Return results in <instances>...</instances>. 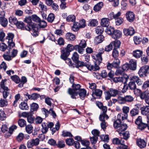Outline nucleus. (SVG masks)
<instances>
[{
    "mask_svg": "<svg viewBox=\"0 0 149 149\" xmlns=\"http://www.w3.org/2000/svg\"><path fill=\"white\" fill-rule=\"evenodd\" d=\"M18 28L23 30H26L27 31H30V28L27 26H25L24 23L22 22H19L16 25Z\"/></svg>",
    "mask_w": 149,
    "mask_h": 149,
    "instance_id": "obj_13",
    "label": "nucleus"
},
{
    "mask_svg": "<svg viewBox=\"0 0 149 149\" xmlns=\"http://www.w3.org/2000/svg\"><path fill=\"white\" fill-rule=\"evenodd\" d=\"M86 46V42L84 40H82L79 45H75V50L78 51L79 53L82 54L84 51V49Z\"/></svg>",
    "mask_w": 149,
    "mask_h": 149,
    "instance_id": "obj_3",
    "label": "nucleus"
},
{
    "mask_svg": "<svg viewBox=\"0 0 149 149\" xmlns=\"http://www.w3.org/2000/svg\"><path fill=\"white\" fill-rule=\"evenodd\" d=\"M10 84L9 81L6 79L2 80L0 84V86L1 88L3 90H6L8 89V87L6 86L7 85H9Z\"/></svg>",
    "mask_w": 149,
    "mask_h": 149,
    "instance_id": "obj_14",
    "label": "nucleus"
},
{
    "mask_svg": "<svg viewBox=\"0 0 149 149\" xmlns=\"http://www.w3.org/2000/svg\"><path fill=\"white\" fill-rule=\"evenodd\" d=\"M109 19L108 18H104L101 20V24L103 27H107L109 24Z\"/></svg>",
    "mask_w": 149,
    "mask_h": 149,
    "instance_id": "obj_19",
    "label": "nucleus"
},
{
    "mask_svg": "<svg viewBox=\"0 0 149 149\" xmlns=\"http://www.w3.org/2000/svg\"><path fill=\"white\" fill-rule=\"evenodd\" d=\"M97 63L95 64L94 65H91L90 64H88L87 65V68L89 70H92L94 71H96L100 69V67L97 65Z\"/></svg>",
    "mask_w": 149,
    "mask_h": 149,
    "instance_id": "obj_16",
    "label": "nucleus"
},
{
    "mask_svg": "<svg viewBox=\"0 0 149 149\" xmlns=\"http://www.w3.org/2000/svg\"><path fill=\"white\" fill-rule=\"evenodd\" d=\"M122 134L123 136V139L125 140H127L130 137V133L128 131H126L123 133H121L120 134Z\"/></svg>",
    "mask_w": 149,
    "mask_h": 149,
    "instance_id": "obj_60",
    "label": "nucleus"
},
{
    "mask_svg": "<svg viewBox=\"0 0 149 149\" xmlns=\"http://www.w3.org/2000/svg\"><path fill=\"white\" fill-rule=\"evenodd\" d=\"M79 55L76 52H74L73 53L72 58L73 61L75 63L79 60Z\"/></svg>",
    "mask_w": 149,
    "mask_h": 149,
    "instance_id": "obj_46",
    "label": "nucleus"
},
{
    "mask_svg": "<svg viewBox=\"0 0 149 149\" xmlns=\"http://www.w3.org/2000/svg\"><path fill=\"white\" fill-rule=\"evenodd\" d=\"M96 33L97 34H101L104 31V29L102 27H97L95 30Z\"/></svg>",
    "mask_w": 149,
    "mask_h": 149,
    "instance_id": "obj_63",
    "label": "nucleus"
},
{
    "mask_svg": "<svg viewBox=\"0 0 149 149\" xmlns=\"http://www.w3.org/2000/svg\"><path fill=\"white\" fill-rule=\"evenodd\" d=\"M38 25H36L31 28V29H32L33 31V33H31L32 35L35 36H38Z\"/></svg>",
    "mask_w": 149,
    "mask_h": 149,
    "instance_id": "obj_34",
    "label": "nucleus"
},
{
    "mask_svg": "<svg viewBox=\"0 0 149 149\" xmlns=\"http://www.w3.org/2000/svg\"><path fill=\"white\" fill-rule=\"evenodd\" d=\"M120 63V61L118 58L115 59L112 63L113 67L115 68H118L119 66Z\"/></svg>",
    "mask_w": 149,
    "mask_h": 149,
    "instance_id": "obj_58",
    "label": "nucleus"
},
{
    "mask_svg": "<svg viewBox=\"0 0 149 149\" xmlns=\"http://www.w3.org/2000/svg\"><path fill=\"white\" fill-rule=\"evenodd\" d=\"M135 108L132 109L130 111V113L132 116H135L138 114L139 110L141 107V105L137 104L135 105Z\"/></svg>",
    "mask_w": 149,
    "mask_h": 149,
    "instance_id": "obj_10",
    "label": "nucleus"
},
{
    "mask_svg": "<svg viewBox=\"0 0 149 149\" xmlns=\"http://www.w3.org/2000/svg\"><path fill=\"white\" fill-rule=\"evenodd\" d=\"M115 30L113 27H110L107 28L105 31L108 34L111 35L112 36Z\"/></svg>",
    "mask_w": 149,
    "mask_h": 149,
    "instance_id": "obj_39",
    "label": "nucleus"
},
{
    "mask_svg": "<svg viewBox=\"0 0 149 149\" xmlns=\"http://www.w3.org/2000/svg\"><path fill=\"white\" fill-rule=\"evenodd\" d=\"M118 102L120 104H122L126 103L125 99L124 97H119L118 98Z\"/></svg>",
    "mask_w": 149,
    "mask_h": 149,
    "instance_id": "obj_57",
    "label": "nucleus"
},
{
    "mask_svg": "<svg viewBox=\"0 0 149 149\" xmlns=\"http://www.w3.org/2000/svg\"><path fill=\"white\" fill-rule=\"evenodd\" d=\"M76 19L75 16L73 15H69L66 18V20L68 22H73L75 21Z\"/></svg>",
    "mask_w": 149,
    "mask_h": 149,
    "instance_id": "obj_50",
    "label": "nucleus"
},
{
    "mask_svg": "<svg viewBox=\"0 0 149 149\" xmlns=\"http://www.w3.org/2000/svg\"><path fill=\"white\" fill-rule=\"evenodd\" d=\"M104 37L102 35H99L96 37L94 39L95 43L97 45L102 42L104 40Z\"/></svg>",
    "mask_w": 149,
    "mask_h": 149,
    "instance_id": "obj_23",
    "label": "nucleus"
},
{
    "mask_svg": "<svg viewBox=\"0 0 149 149\" xmlns=\"http://www.w3.org/2000/svg\"><path fill=\"white\" fill-rule=\"evenodd\" d=\"M62 59L65 60V63L70 67L73 68L75 67V66H74V64L72 63L71 59L70 58H69L67 57H66L65 58Z\"/></svg>",
    "mask_w": 149,
    "mask_h": 149,
    "instance_id": "obj_38",
    "label": "nucleus"
},
{
    "mask_svg": "<svg viewBox=\"0 0 149 149\" xmlns=\"http://www.w3.org/2000/svg\"><path fill=\"white\" fill-rule=\"evenodd\" d=\"M39 140L38 138L32 139L28 141L27 143V147L28 148H30L34 146H37L39 143Z\"/></svg>",
    "mask_w": 149,
    "mask_h": 149,
    "instance_id": "obj_6",
    "label": "nucleus"
},
{
    "mask_svg": "<svg viewBox=\"0 0 149 149\" xmlns=\"http://www.w3.org/2000/svg\"><path fill=\"white\" fill-rule=\"evenodd\" d=\"M123 33L126 36H132L135 33V31L132 27H130L128 29H125L123 30Z\"/></svg>",
    "mask_w": 149,
    "mask_h": 149,
    "instance_id": "obj_9",
    "label": "nucleus"
},
{
    "mask_svg": "<svg viewBox=\"0 0 149 149\" xmlns=\"http://www.w3.org/2000/svg\"><path fill=\"white\" fill-rule=\"evenodd\" d=\"M136 143L140 148H143L146 147V143L145 141L141 139H138L136 140Z\"/></svg>",
    "mask_w": 149,
    "mask_h": 149,
    "instance_id": "obj_12",
    "label": "nucleus"
},
{
    "mask_svg": "<svg viewBox=\"0 0 149 149\" xmlns=\"http://www.w3.org/2000/svg\"><path fill=\"white\" fill-rule=\"evenodd\" d=\"M142 51L139 50H136L134 51L132 53L133 56L136 58H139L142 54Z\"/></svg>",
    "mask_w": 149,
    "mask_h": 149,
    "instance_id": "obj_29",
    "label": "nucleus"
},
{
    "mask_svg": "<svg viewBox=\"0 0 149 149\" xmlns=\"http://www.w3.org/2000/svg\"><path fill=\"white\" fill-rule=\"evenodd\" d=\"M66 39L69 41H73L75 38V36L70 33H68L65 36Z\"/></svg>",
    "mask_w": 149,
    "mask_h": 149,
    "instance_id": "obj_31",
    "label": "nucleus"
},
{
    "mask_svg": "<svg viewBox=\"0 0 149 149\" xmlns=\"http://www.w3.org/2000/svg\"><path fill=\"white\" fill-rule=\"evenodd\" d=\"M18 124L20 127H23L26 125V122L24 119H20L18 121Z\"/></svg>",
    "mask_w": 149,
    "mask_h": 149,
    "instance_id": "obj_48",
    "label": "nucleus"
},
{
    "mask_svg": "<svg viewBox=\"0 0 149 149\" xmlns=\"http://www.w3.org/2000/svg\"><path fill=\"white\" fill-rule=\"evenodd\" d=\"M130 69L135 70L136 69V63L135 61L131 60L129 62Z\"/></svg>",
    "mask_w": 149,
    "mask_h": 149,
    "instance_id": "obj_26",
    "label": "nucleus"
},
{
    "mask_svg": "<svg viewBox=\"0 0 149 149\" xmlns=\"http://www.w3.org/2000/svg\"><path fill=\"white\" fill-rule=\"evenodd\" d=\"M149 73V66L145 65L139 69L138 73L140 77H145Z\"/></svg>",
    "mask_w": 149,
    "mask_h": 149,
    "instance_id": "obj_4",
    "label": "nucleus"
},
{
    "mask_svg": "<svg viewBox=\"0 0 149 149\" xmlns=\"http://www.w3.org/2000/svg\"><path fill=\"white\" fill-rule=\"evenodd\" d=\"M62 135L64 137L69 136L72 137L73 136L70 132L65 131H63L62 132Z\"/></svg>",
    "mask_w": 149,
    "mask_h": 149,
    "instance_id": "obj_55",
    "label": "nucleus"
},
{
    "mask_svg": "<svg viewBox=\"0 0 149 149\" xmlns=\"http://www.w3.org/2000/svg\"><path fill=\"white\" fill-rule=\"evenodd\" d=\"M72 87V88H69L68 91V93L71 96L73 99H76V97L77 96L78 92L80 91L81 86L79 84H73Z\"/></svg>",
    "mask_w": 149,
    "mask_h": 149,
    "instance_id": "obj_1",
    "label": "nucleus"
},
{
    "mask_svg": "<svg viewBox=\"0 0 149 149\" xmlns=\"http://www.w3.org/2000/svg\"><path fill=\"white\" fill-rule=\"evenodd\" d=\"M55 18V16L52 13H50L48 15L47 18V21L50 22H52Z\"/></svg>",
    "mask_w": 149,
    "mask_h": 149,
    "instance_id": "obj_49",
    "label": "nucleus"
},
{
    "mask_svg": "<svg viewBox=\"0 0 149 149\" xmlns=\"http://www.w3.org/2000/svg\"><path fill=\"white\" fill-rule=\"evenodd\" d=\"M126 102H131L134 101L133 97L130 95H127L124 96Z\"/></svg>",
    "mask_w": 149,
    "mask_h": 149,
    "instance_id": "obj_44",
    "label": "nucleus"
},
{
    "mask_svg": "<svg viewBox=\"0 0 149 149\" xmlns=\"http://www.w3.org/2000/svg\"><path fill=\"white\" fill-rule=\"evenodd\" d=\"M102 93V90L100 89H96L94 90H93L92 95L93 97L96 98L95 97H96L98 98H100Z\"/></svg>",
    "mask_w": 149,
    "mask_h": 149,
    "instance_id": "obj_8",
    "label": "nucleus"
},
{
    "mask_svg": "<svg viewBox=\"0 0 149 149\" xmlns=\"http://www.w3.org/2000/svg\"><path fill=\"white\" fill-rule=\"evenodd\" d=\"M89 24L91 26H96L98 24V21L96 19H92L90 22Z\"/></svg>",
    "mask_w": 149,
    "mask_h": 149,
    "instance_id": "obj_59",
    "label": "nucleus"
},
{
    "mask_svg": "<svg viewBox=\"0 0 149 149\" xmlns=\"http://www.w3.org/2000/svg\"><path fill=\"white\" fill-rule=\"evenodd\" d=\"M6 118V115L3 111L2 110H0V120H5Z\"/></svg>",
    "mask_w": 149,
    "mask_h": 149,
    "instance_id": "obj_64",
    "label": "nucleus"
},
{
    "mask_svg": "<svg viewBox=\"0 0 149 149\" xmlns=\"http://www.w3.org/2000/svg\"><path fill=\"white\" fill-rule=\"evenodd\" d=\"M81 143L83 145L85 146L86 147L82 148L81 149H92L89 146L90 144L89 141L82 140L81 141Z\"/></svg>",
    "mask_w": 149,
    "mask_h": 149,
    "instance_id": "obj_27",
    "label": "nucleus"
},
{
    "mask_svg": "<svg viewBox=\"0 0 149 149\" xmlns=\"http://www.w3.org/2000/svg\"><path fill=\"white\" fill-rule=\"evenodd\" d=\"M24 22L27 23V26L30 28V30H31V28L37 25L33 23L32 22L31 18V17H26L24 20Z\"/></svg>",
    "mask_w": 149,
    "mask_h": 149,
    "instance_id": "obj_11",
    "label": "nucleus"
},
{
    "mask_svg": "<svg viewBox=\"0 0 149 149\" xmlns=\"http://www.w3.org/2000/svg\"><path fill=\"white\" fill-rule=\"evenodd\" d=\"M142 39L137 36H134V41L136 45L139 44L141 41Z\"/></svg>",
    "mask_w": 149,
    "mask_h": 149,
    "instance_id": "obj_51",
    "label": "nucleus"
},
{
    "mask_svg": "<svg viewBox=\"0 0 149 149\" xmlns=\"http://www.w3.org/2000/svg\"><path fill=\"white\" fill-rule=\"evenodd\" d=\"M128 76L126 75L125 76H122L121 77H116L114 78L113 81L115 83H117L118 82H122L124 84H126L128 79Z\"/></svg>",
    "mask_w": 149,
    "mask_h": 149,
    "instance_id": "obj_5",
    "label": "nucleus"
},
{
    "mask_svg": "<svg viewBox=\"0 0 149 149\" xmlns=\"http://www.w3.org/2000/svg\"><path fill=\"white\" fill-rule=\"evenodd\" d=\"M62 54L61 57L62 59H64L68 57L70 54V52L67 49L65 48H63L61 50Z\"/></svg>",
    "mask_w": 149,
    "mask_h": 149,
    "instance_id": "obj_15",
    "label": "nucleus"
},
{
    "mask_svg": "<svg viewBox=\"0 0 149 149\" xmlns=\"http://www.w3.org/2000/svg\"><path fill=\"white\" fill-rule=\"evenodd\" d=\"M86 91L84 89H81L78 92V94L82 100L84 99L86 95Z\"/></svg>",
    "mask_w": 149,
    "mask_h": 149,
    "instance_id": "obj_25",
    "label": "nucleus"
},
{
    "mask_svg": "<svg viewBox=\"0 0 149 149\" xmlns=\"http://www.w3.org/2000/svg\"><path fill=\"white\" fill-rule=\"evenodd\" d=\"M25 130L27 133L30 134L33 131V127L31 124L27 125L26 126Z\"/></svg>",
    "mask_w": 149,
    "mask_h": 149,
    "instance_id": "obj_37",
    "label": "nucleus"
},
{
    "mask_svg": "<svg viewBox=\"0 0 149 149\" xmlns=\"http://www.w3.org/2000/svg\"><path fill=\"white\" fill-rule=\"evenodd\" d=\"M94 59L96 60V63L99 64L102 62V55L100 54H97L96 55V57Z\"/></svg>",
    "mask_w": 149,
    "mask_h": 149,
    "instance_id": "obj_42",
    "label": "nucleus"
},
{
    "mask_svg": "<svg viewBox=\"0 0 149 149\" xmlns=\"http://www.w3.org/2000/svg\"><path fill=\"white\" fill-rule=\"evenodd\" d=\"M125 16L127 20L130 22H132L135 19V15L132 11H127L125 14Z\"/></svg>",
    "mask_w": 149,
    "mask_h": 149,
    "instance_id": "obj_7",
    "label": "nucleus"
},
{
    "mask_svg": "<svg viewBox=\"0 0 149 149\" xmlns=\"http://www.w3.org/2000/svg\"><path fill=\"white\" fill-rule=\"evenodd\" d=\"M112 43V46H113L114 47V49H119L120 45V40H116L115 41L111 42Z\"/></svg>",
    "mask_w": 149,
    "mask_h": 149,
    "instance_id": "obj_32",
    "label": "nucleus"
},
{
    "mask_svg": "<svg viewBox=\"0 0 149 149\" xmlns=\"http://www.w3.org/2000/svg\"><path fill=\"white\" fill-rule=\"evenodd\" d=\"M103 6L102 2H100L95 5L93 8V10L95 12H98L100 10Z\"/></svg>",
    "mask_w": 149,
    "mask_h": 149,
    "instance_id": "obj_30",
    "label": "nucleus"
},
{
    "mask_svg": "<svg viewBox=\"0 0 149 149\" xmlns=\"http://www.w3.org/2000/svg\"><path fill=\"white\" fill-rule=\"evenodd\" d=\"M19 108L22 110H27L29 109L26 103L23 102H22L19 105Z\"/></svg>",
    "mask_w": 149,
    "mask_h": 149,
    "instance_id": "obj_33",
    "label": "nucleus"
},
{
    "mask_svg": "<svg viewBox=\"0 0 149 149\" xmlns=\"http://www.w3.org/2000/svg\"><path fill=\"white\" fill-rule=\"evenodd\" d=\"M119 52L118 49H113L112 52V56L115 59L118 58L119 56Z\"/></svg>",
    "mask_w": 149,
    "mask_h": 149,
    "instance_id": "obj_43",
    "label": "nucleus"
},
{
    "mask_svg": "<svg viewBox=\"0 0 149 149\" xmlns=\"http://www.w3.org/2000/svg\"><path fill=\"white\" fill-rule=\"evenodd\" d=\"M56 146L58 148H63L65 146V142L62 140L58 141L57 143L56 144Z\"/></svg>",
    "mask_w": 149,
    "mask_h": 149,
    "instance_id": "obj_47",
    "label": "nucleus"
},
{
    "mask_svg": "<svg viewBox=\"0 0 149 149\" xmlns=\"http://www.w3.org/2000/svg\"><path fill=\"white\" fill-rule=\"evenodd\" d=\"M109 91L112 97H115L118 94L119 91L116 89L113 88H110Z\"/></svg>",
    "mask_w": 149,
    "mask_h": 149,
    "instance_id": "obj_28",
    "label": "nucleus"
},
{
    "mask_svg": "<svg viewBox=\"0 0 149 149\" xmlns=\"http://www.w3.org/2000/svg\"><path fill=\"white\" fill-rule=\"evenodd\" d=\"M9 20L10 23L14 24L16 25L19 22L17 19L15 17H10L9 18Z\"/></svg>",
    "mask_w": 149,
    "mask_h": 149,
    "instance_id": "obj_40",
    "label": "nucleus"
},
{
    "mask_svg": "<svg viewBox=\"0 0 149 149\" xmlns=\"http://www.w3.org/2000/svg\"><path fill=\"white\" fill-rule=\"evenodd\" d=\"M74 66L77 68H79V67L86 66L87 68L88 64L87 63H84L83 61H80L78 60L77 62L75 63Z\"/></svg>",
    "mask_w": 149,
    "mask_h": 149,
    "instance_id": "obj_24",
    "label": "nucleus"
},
{
    "mask_svg": "<svg viewBox=\"0 0 149 149\" xmlns=\"http://www.w3.org/2000/svg\"><path fill=\"white\" fill-rule=\"evenodd\" d=\"M127 114L120 113L118 114V118L121 121L123 120L127 119Z\"/></svg>",
    "mask_w": 149,
    "mask_h": 149,
    "instance_id": "obj_35",
    "label": "nucleus"
},
{
    "mask_svg": "<svg viewBox=\"0 0 149 149\" xmlns=\"http://www.w3.org/2000/svg\"><path fill=\"white\" fill-rule=\"evenodd\" d=\"M38 107V105L36 103H33L31 105V111H37Z\"/></svg>",
    "mask_w": 149,
    "mask_h": 149,
    "instance_id": "obj_45",
    "label": "nucleus"
},
{
    "mask_svg": "<svg viewBox=\"0 0 149 149\" xmlns=\"http://www.w3.org/2000/svg\"><path fill=\"white\" fill-rule=\"evenodd\" d=\"M122 36V32L121 31L118 30H115L112 35V37L114 39L120 38Z\"/></svg>",
    "mask_w": 149,
    "mask_h": 149,
    "instance_id": "obj_21",
    "label": "nucleus"
},
{
    "mask_svg": "<svg viewBox=\"0 0 149 149\" xmlns=\"http://www.w3.org/2000/svg\"><path fill=\"white\" fill-rule=\"evenodd\" d=\"M128 87L131 90H133L136 88V86L135 83L132 81L128 84Z\"/></svg>",
    "mask_w": 149,
    "mask_h": 149,
    "instance_id": "obj_53",
    "label": "nucleus"
},
{
    "mask_svg": "<svg viewBox=\"0 0 149 149\" xmlns=\"http://www.w3.org/2000/svg\"><path fill=\"white\" fill-rule=\"evenodd\" d=\"M123 19L121 17H119L115 19L116 24L118 26L121 24L123 22Z\"/></svg>",
    "mask_w": 149,
    "mask_h": 149,
    "instance_id": "obj_62",
    "label": "nucleus"
},
{
    "mask_svg": "<svg viewBox=\"0 0 149 149\" xmlns=\"http://www.w3.org/2000/svg\"><path fill=\"white\" fill-rule=\"evenodd\" d=\"M8 21L7 19L3 16H1L0 17V24L4 27H6L8 24Z\"/></svg>",
    "mask_w": 149,
    "mask_h": 149,
    "instance_id": "obj_17",
    "label": "nucleus"
},
{
    "mask_svg": "<svg viewBox=\"0 0 149 149\" xmlns=\"http://www.w3.org/2000/svg\"><path fill=\"white\" fill-rule=\"evenodd\" d=\"M42 127L41 129V131L43 133H46L48 130V127H47V123H43L42 124Z\"/></svg>",
    "mask_w": 149,
    "mask_h": 149,
    "instance_id": "obj_36",
    "label": "nucleus"
},
{
    "mask_svg": "<svg viewBox=\"0 0 149 149\" xmlns=\"http://www.w3.org/2000/svg\"><path fill=\"white\" fill-rule=\"evenodd\" d=\"M74 142V139L72 138H68L65 140L66 144L69 146L73 145Z\"/></svg>",
    "mask_w": 149,
    "mask_h": 149,
    "instance_id": "obj_56",
    "label": "nucleus"
},
{
    "mask_svg": "<svg viewBox=\"0 0 149 149\" xmlns=\"http://www.w3.org/2000/svg\"><path fill=\"white\" fill-rule=\"evenodd\" d=\"M27 96L28 99L29 100H36L40 97V95L36 93H33L31 95H30L27 93L25 95Z\"/></svg>",
    "mask_w": 149,
    "mask_h": 149,
    "instance_id": "obj_20",
    "label": "nucleus"
},
{
    "mask_svg": "<svg viewBox=\"0 0 149 149\" xmlns=\"http://www.w3.org/2000/svg\"><path fill=\"white\" fill-rule=\"evenodd\" d=\"M11 78L12 80L16 83L18 84L20 81V79L17 75H14L11 76Z\"/></svg>",
    "mask_w": 149,
    "mask_h": 149,
    "instance_id": "obj_41",
    "label": "nucleus"
},
{
    "mask_svg": "<svg viewBox=\"0 0 149 149\" xmlns=\"http://www.w3.org/2000/svg\"><path fill=\"white\" fill-rule=\"evenodd\" d=\"M24 137L23 134L22 133H20L17 136L16 139L18 141L20 142L23 139Z\"/></svg>",
    "mask_w": 149,
    "mask_h": 149,
    "instance_id": "obj_61",
    "label": "nucleus"
},
{
    "mask_svg": "<svg viewBox=\"0 0 149 149\" xmlns=\"http://www.w3.org/2000/svg\"><path fill=\"white\" fill-rule=\"evenodd\" d=\"M105 118L106 119H107L109 118L108 116L106 114H103L100 115L99 117V119L102 122L105 121L104 118Z\"/></svg>",
    "mask_w": 149,
    "mask_h": 149,
    "instance_id": "obj_54",
    "label": "nucleus"
},
{
    "mask_svg": "<svg viewBox=\"0 0 149 149\" xmlns=\"http://www.w3.org/2000/svg\"><path fill=\"white\" fill-rule=\"evenodd\" d=\"M149 93L147 91H144L143 93H141L140 95V97L143 100L146 99L147 97L149 96Z\"/></svg>",
    "mask_w": 149,
    "mask_h": 149,
    "instance_id": "obj_52",
    "label": "nucleus"
},
{
    "mask_svg": "<svg viewBox=\"0 0 149 149\" xmlns=\"http://www.w3.org/2000/svg\"><path fill=\"white\" fill-rule=\"evenodd\" d=\"M131 81H133L135 83L136 82L139 86L141 85L143 83V81H141L138 77L136 76L133 77L132 78Z\"/></svg>",
    "mask_w": 149,
    "mask_h": 149,
    "instance_id": "obj_22",
    "label": "nucleus"
},
{
    "mask_svg": "<svg viewBox=\"0 0 149 149\" xmlns=\"http://www.w3.org/2000/svg\"><path fill=\"white\" fill-rule=\"evenodd\" d=\"M113 143L114 144L119 145H123L125 144V141L124 140L121 139H119L118 138H114L112 141Z\"/></svg>",
    "mask_w": 149,
    "mask_h": 149,
    "instance_id": "obj_18",
    "label": "nucleus"
},
{
    "mask_svg": "<svg viewBox=\"0 0 149 149\" xmlns=\"http://www.w3.org/2000/svg\"><path fill=\"white\" fill-rule=\"evenodd\" d=\"M121 120L118 118L117 120H114L113 127L115 128L117 130V131L120 134L122 132L125 130L127 127V125L121 124Z\"/></svg>",
    "mask_w": 149,
    "mask_h": 149,
    "instance_id": "obj_2",
    "label": "nucleus"
}]
</instances>
